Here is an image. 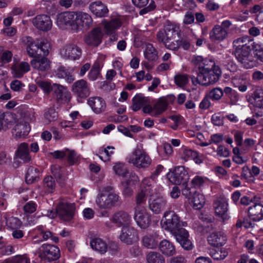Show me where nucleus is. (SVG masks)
Here are the masks:
<instances>
[{
	"mask_svg": "<svg viewBox=\"0 0 263 263\" xmlns=\"http://www.w3.org/2000/svg\"><path fill=\"white\" fill-rule=\"evenodd\" d=\"M243 43V39H238L236 43ZM237 61L243 66H255L253 59L258 63H263V44L249 39L248 42L237 46L233 51Z\"/></svg>",
	"mask_w": 263,
	"mask_h": 263,
	"instance_id": "1",
	"label": "nucleus"
},
{
	"mask_svg": "<svg viewBox=\"0 0 263 263\" xmlns=\"http://www.w3.org/2000/svg\"><path fill=\"white\" fill-rule=\"evenodd\" d=\"M20 42L26 47L28 55L33 58L31 61V66L45 64L50 48V43L47 40L35 41L30 36H24L20 39Z\"/></svg>",
	"mask_w": 263,
	"mask_h": 263,
	"instance_id": "2",
	"label": "nucleus"
},
{
	"mask_svg": "<svg viewBox=\"0 0 263 263\" xmlns=\"http://www.w3.org/2000/svg\"><path fill=\"white\" fill-rule=\"evenodd\" d=\"M196 72L197 77L191 76L193 83L205 86L216 82L221 73L219 67H211L210 68L198 67Z\"/></svg>",
	"mask_w": 263,
	"mask_h": 263,
	"instance_id": "3",
	"label": "nucleus"
},
{
	"mask_svg": "<svg viewBox=\"0 0 263 263\" xmlns=\"http://www.w3.org/2000/svg\"><path fill=\"white\" fill-rule=\"evenodd\" d=\"M114 190V187L110 185L103 187V192L98 195L96 200V203L100 209L110 210L118 204L120 197L113 192Z\"/></svg>",
	"mask_w": 263,
	"mask_h": 263,
	"instance_id": "4",
	"label": "nucleus"
},
{
	"mask_svg": "<svg viewBox=\"0 0 263 263\" xmlns=\"http://www.w3.org/2000/svg\"><path fill=\"white\" fill-rule=\"evenodd\" d=\"M128 162L138 168L145 169L152 163V159L142 149L136 147L128 158Z\"/></svg>",
	"mask_w": 263,
	"mask_h": 263,
	"instance_id": "5",
	"label": "nucleus"
},
{
	"mask_svg": "<svg viewBox=\"0 0 263 263\" xmlns=\"http://www.w3.org/2000/svg\"><path fill=\"white\" fill-rule=\"evenodd\" d=\"M162 221H163V228L171 233L186 224L185 222L180 220V217L174 211L170 210L164 213Z\"/></svg>",
	"mask_w": 263,
	"mask_h": 263,
	"instance_id": "6",
	"label": "nucleus"
},
{
	"mask_svg": "<svg viewBox=\"0 0 263 263\" xmlns=\"http://www.w3.org/2000/svg\"><path fill=\"white\" fill-rule=\"evenodd\" d=\"M37 254L42 260L51 262L59 259L60 257L59 249L54 245L44 244L38 249Z\"/></svg>",
	"mask_w": 263,
	"mask_h": 263,
	"instance_id": "7",
	"label": "nucleus"
},
{
	"mask_svg": "<svg viewBox=\"0 0 263 263\" xmlns=\"http://www.w3.org/2000/svg\"><path fill=\"white\" fill-rule=\"evenodd\" d=\"M76 12L65 11L59 13L57 17V24L61 29L70 28L75 30L77 29V25L75 24Z\"/></svg>",
	"mask_w": 263,
	"mask_h": 263,
	"instance_id": "8",
	"label": "nucleus"
},
{
	"mask_svg": "<svg viewBox=\"0 0 263 263\" xmlns=\"http://www.w3.org/2000/svg\"><path fill=\"white\" fill-rule=\"evenodd\" d=\"M167 178L173 184H186L189 179L187 172L184 166H179L175 167L173 171L167 174Z\"/></svg>",
	"mask_w": 263,
	"mask_h": 263,
	"instance_id": "9",
	"label": "nucleus"
},
{
	"mask_svg": "<svg viewBox=\"0 0 263 263\" xmlns=\"http://www.w3.org/2000/svg\"><path fill=\"white\" fill-rule=\"evenodd\" d=\"M176 36H180V30L178 26L173 24H167L163 31H159L157 34V39L160 42L169 43Z\"/></svg>",
	"mask_w": 263,
	"mask_h": 263,
	"instance_id": "10",
	"label": "nucleus"
},
{
	"mask_svg": "<svg viewBox=\"0 0 263 263\" xmlns=\"http://www.w3.org/2000/svg\"><path fill=\"white\" fill-rule=\"evenodd\" d=\"M75 206L74 203L67 202H60L56 208L57 216L65 221H70L74 215Z\"/></svg>",
	"mask_w": 263,
	"mask_h": 263,
	"instance_id": "11",
	"label": "nucleus"
},
{
	"mask_svg": "<svg viewBox=\"0 0 263 263\" xmlns=\"http://www.w3.org/2000/svg\"><path fill=\"white\" fill-rule=\"evenodd\" d=\"M71 90L79 102H82V99L88 97L90 91L88 83L83 79L75 82L72 86Z\"/></svg>",
	"mask_w": 263,
	"mask_h": 263,
	"instance_id": "12",
	"label": "nucleus"
},
{
	"mask_svg": "<svg viewBox=\"0 0 263 263\" xmlns=\"http://www.w3.org/2000/svg\"><path fill=\"white\" fill-rule=\"evenodd\" d=\"M134 219L141 229H146L151 223V215L143 208L135 207Z\"/></svg>",
	"mask_w": 263,
	"mask_h": 263,
	"instance_id": "13",
	"label": "nucleus"
},
{
	"mask_svg": "<svg viewBox=\"0 0 263 263\" xmlns=\"http://www.w3.org/2000/svg\"><path fill=\"white\" fill-rule=\"evenodd\" d=\"M171 234L184 249L190 250L192 249V244L189 239V233L183 227L173 231Z\"/></svg>",
	"mask_w": 263,
	"mask_h": 263,
	"instance_id": "14",
	"label": "nucleus"
},
{
	"mask_svg": "<svg viewBox=\"0 0 263 263\" xmlns=\"http://www.w3.org/2000/svg\"><path fill=\"white\" fill-rule=\"evenodd\" d=\"M110 220L116 227L123 228L130 225L132 217L128 212L121 210L115 212Z\"/></svg>",
	"mask_w": 263,
	"mask_h": 263,
	"instance_id": "15",
	"label": "nucleus"
},
{
	"mask_svg": "<svg viewBox=\"0 0 263 263\" xmlns=\"http://www.w3.org/2000/svg\"><path fill=\"white\" fill-rule=\"evenodd\" d=\"M33 25L39 30L47 32L52 26V22L50 16L46 14L36 15L32 20Z\"/></svg>",
	"mask_w": 263,
	"mask_h": 263,
	"instance_id": "16",
	"label": "nucleus"
},
{
	"mask_svg": "<svg viewBox=\"0 0 263 263\" xmlns=\"http://www.w3.org/2000/svg\"><path fill=\"white\" fill-rule=\"evenodd\" d=\"M103 33L100 28L96 27L92 29L85 35V43L90 46L97 47L102 42Z\"/></svg>",
	"mask_w": 263,
	"mask_h": 263,
	"instance_id": "17",
	"label": "nucleus"
},
{
	"mask_svg": "<svg viewBox=\"0 0 263 263\" xmlns=\"http://www.w3.org/2000/svg\"><path fill=\"white\" fill-rule=\"evenodd\" d=\"M228 206L227 200L223 198H218L214 203L215 214L222 219L223 222L229 218L227 213Z\"/></svg>",
	"mask_w": 263,
	"mask_h": 263,
	"instance_id": "18",
	"label": "nucleus"
},
{
	"mask_svg": "<svg viewBox=\"0 0 263 263\" xmlns=\"http://www.w3.org/2000/svg\"><path fill=\"white\" fill-rule=\"evenodd\" d=\"M119 238L122 242L127 245H132L136 240V231L130 226L122 228Z\"/></svg>",
	"mask_w": 263,
	"mask_h": 263,
	"instance_id": "19",
	"label": "nucleus"
},
{
	"mask_svg": "<svg viewBox=\"0 0 263 263\" xmlns=\"http://www.w3.org/2000/svg\"><path fill=\"white\" fill-rule=\"evenodd\" d=\"M88 104L93 111L97 114L104 112L106 108V104L105 100L100 97L89 98L88 100Z\"/></svg>",
	"mask_w": 263,
	"mask_h": 263,
	"instance_id": "20",
	"label": "nucleus"
},
{
	"mask_svg": "<svg viewBox=\"0 0 263 263\" xmlns=\"http://www.w3.org/2000/svg\"><path fill=\"white\" fill-rule=\"evenodd\" d=\"M160 239L157 232L146 234L142 237V245L147 249H155L159 244Z\"/></svg>",
	"mask_w": 263,
	"mask_h": 263,
	"instance_id": "21",
	"label": "nucleus"
},
{
	"mask_svg": "<svg viewBox=\"0 0 263 263\" xmlns=\"http://www.w3.org/2000/svg\"><path fill=\"white\" fill-rule=\"evenodd\" d=\"M167 205V201L162 197H157L154 199H149L148 206L149 209L155 214H159L164 210Z\"/></svg>",
	"mask_w": 263,
	"mask_h": 263,
	"instance_id": "22",
	"label": "nucleus"
},
{
	"mask_svg": "<svg viewBox=\"0 0 263 263\" xmlns=\"http://www.w3.org/2000/svg\"><path fill=\"white\" fill-rule=\"evenodd\" d=\"M75 24L77 25L78 30L80 27L88 28L92 24V19L90 15L82 12H76Z\"/></svg>",
	"mask_w": 263,
	"mask_h": 263,
	"instance_id": "23",
	"label": "nucleus"
},
{
	"mask_svg": "<svg viewBox=\"0 0 263 263\" xmlns=\"http://www.w3.org/2000/svg\"><path fill=\"white\" fill-rule=\"evenodd\" d=\"M248 216L254 221H259L263 219V205L254 203L248 209Z\"/></svg>",
	"mask_w": 263,
	"mask_h": 263,
	"instance_id": "24",
	"label": "nucleus"
},
{
	"mask_svg": "<svg viewBox=\"0 0 263 263\" xmlns=\"http://www.w3.org/2000/svg\"><path fill=\"white\" fill-rule=\"evenodd\" d=\"M13 130L15 138H21L28 135L30 130V126L27 122L22 120L15 125Z\"/></svg>",
	"mask_w": 263,
	"mask_h": 263,
	"instance_id": "25",
	"label": "nucleus"
},
{
	"mask_svg": "<svg viewBox=\"0 0 263 263\" xmlns=\"http://www.w3.org/2000/svg\"><path fill=\"white\" fill-rule=\"evenodd\" d=\"M89 9L97 17H106L108 13L107 7L100 1L91 4L89 6Z\"/></svg>",
	"mask_w": 263,
	"mask_h": 263,
	"instance_id": "26",
	"label": "nucleus"
},
{
	"mask_svg": "<svg viewBox=\"0 0 263 263\" xmlns=\"http://www.w3.org/2000/svg\"><path fill=\"white\" fill-rule=\"evenodd\" d=\"M54 93L57 100L59 103H64L70 101V93L64 86L59 85H54Z\"/></svg>",
	"mask_w": 263,
	"mask_h": 263,
	"instance_id": "27",
	"label": "nucleus"
},
{
	"mask_svg": "<svg viewBox=\"0 0 263 263\" xmlns=\"http://www.w3.org/2000/svg\"><path fill=\"white\" fill-rule=\"evenodd\" d=\"M227 35V31L219 25L215 26L210 33V39L213 42L223 41Z\"/></svg>",
	"mask_w": 263,
	"mask_h": 263,
	"instance_id": "28",
	"label": "nucleus"
},
{
	"mask_svg": "<svg viewBox=\"0 0 263 263\" xmlns=\"http://www.w3.org/2000/svg\"><path fill=\"white\" fill-rule=\"evenodd\" d=\"M149 0H132L133 4L139 8L145 7L139 11L140 15H144L148 12L154 10L156 8L155 3L154 1H151L149 5L145 7L148 3Z\"/></svg>",
	"mask_w": 263,
	"mask_h": 263,
	"instance_id": "29",
	"label": "nucleus"
},
{
	"mask_svg": "<svg viewBox=\"0 0 263 263\" xmlns=\"http://www.w3.org/2000/svg\"><path fill=\"white\" fill-rule=\"evenodd\" d=\"M132 109L137 111L147 103H151L150 99L148 97H144L142 94H137L133 99Z\"/></svg>",
	"mask_w": 263,
	"mask_h": 263,
	"instance_id": "30",
	"label": "nucleus"
},
{
	"mask_svg": "<svg viewBox=\"0 0 263 263\" xmlns=\"http://www.w3.org/2000/svg\"><path fill=\"white\" fill-rule=\"evenodd\" d=\"M143 53L145 59L149 62L156 63L159 59L158 51L152 44L148 43L146 45Z\"/></svg>",
	"mask_w": 263,
	"mask_h": 263,
	"instance_id": "31",
	"label": "nucleus"
},
{
	"mask_svg": "<svg viewBox=\"0 0 263 263\" xmlns=\"http://www.w3.org/2000/svg\"><path fill=\"white\" fill-rule=\"evenodd\" d=\"M226 236L221 232H214L208 237V242L212 246L217 247L222 246L226 243Z\"/></svg>",
	"mask_w": 263,
	"mask_h": 263,
	"instance_id": "32",
	"label": "nucleus"
},
{
	"mask_svg": "<svg viewBox=\"0 0 263 263\" xmlns=\"http://www.w3.org/2000/svg\"><path fill=\"white\" fill-rule=\"evenodd\" d=\"M159 249L162 253L166 256H173L176 253L174 245L166 239H164L159 242Z\"/></svg>",
	"mask_w": 263,
	"mask_h": 263,
	"instance_id": "33",
	"label": "nucleus"
},
{
	"mask_svg": "<svg viewBox=\"0 0 263 263\" xmlns=\"http://www.w3.org/2000/svg\"><path fill=\"white\" fill-rule=\"evenodd\" d=\"M250 102L254 106L258 108L263 107V89L258 88L253 92Z\"/></svg>",
	"mask_w": 263,
	"mask_h": 263,
	"instance_id": "34",
	"label": "nucleus"
},
{
	"mask_svg": "<svg viewBox=\"0 0 263 263\" xmlns=\"http://www.w3.org/2000/svg\"><path fill=\"white\" fill-rule=\"evenodd\" d=\"M15 154L17 158L23 160L24 162H28L31 160L28 145L26 143H22L18 146Z\"/></svg>",
	"mask_w": 263,
	"mask_h": 263,
	"instance_id": "35",
	"label": "nucleus"
},
{
	"mask_svg": "<svg viewBox=\"0 0 263 263\" xmlns=\"http://www.w3.org/2000/svg\"><path fill=\"white\" fill-rule=\"evenodd\" d=\"M195 66H216L213 56L209 55L203 58L201 55L195 56L192 60Z\"/></svg>",
	"mask_w": 263,
	"mask_h": 263,
	"instance_id": "36",
	"label": "nucleus"
},
{
	"mask_svg": "<svg viewBox=\"0 0 263 263\" xmlns=\"http://www.w3.org/2000/svg\"><path fill=\"white\" fill-rule=\"evenodd\" d=\"M90 246L91 248L103 254L107 250V245L106 242L102 239L99 238H95L90 241Z\"/></svg>",
	"mask_w": 263,
	"mask_h": 263,
	"instance_id": "37",
	"label": "nucleus"
},
{
	"mask_svg": "<svg viewBox=\"0 0 263 263\" xmlns=\"http://www.w3.org/2000/svg\"><path fill=\"white\" fill-rule=\"evenodd\" d=\"M82 54L80 48L74 45H69L65 49V54L68 58L72 60L79 59Z\"/></svg>",
	"mask_w": 263,
	"mask_h": 263,
	"instance_id": "38",
	"label": "nucleus"
},
{
	"mask_svg": "<svg viewBox=\"0 0 263 263\" xmlns=\"http://www.w3.org/2000/svg\"><path fill=\"white\" fill-rule=\"evenodd\" d=\"M40 172L37 168L30 166L28 168L25 176L26 182L27 184H32L39 179Z\"/></svg>",
	"mask_w": 263,
	"mask_h": 263,
	"instance_id": "39",
	"label": "nucleus"
},
{
	"mask_svg": "<svg viewBox=\"0 0 263 263\" xmlns=\"http://www.w3.org/2000/svg\"><path fill=\"white\" fill-rule=\"evenodd\" d=\"M120 22L117 19L111 20L110 21L106 22L104 24V29L108 34H111L116 30L118 29L121 27Z\"/></svg>",
	"mask_w": 263,
	"mask_h": 263,
	"instance_id": "40",
	"label": "nucleus"
},
{
	"mask_svg": "<svg viewBox=\"0 0 263 263\" xmlns=\"http://www.w3.org/2000/svg\"><path fill=\"white\" fill-rule=\"evenodd\" d=\"M148 263H165L164 257L159 252H150L146 255Z\"/></svg>",
	"mask_w": 263,
	"mask_h": 263,
	"instance_id": "41",
	"label": "nucleus"
},
{
	"mask_svg": "<svg viewBox=\"0 0 263 263\" xmlns=\"http://www.w3.org/2000/svg\"><path fill=\"white\" fill-rule=\"evenodd\" d=\"M192 202L193 203L194 208L199 209L205 203L204 197L202 194L195 191L192 197Z\"/></svg>",
	"mask_w": 263,
	"mask_h": 263,
	"instance_id": "42",
	"label": "nucleus"
},
{
	"mask_svg": "<svg viewBox=\"0 0 263 263\" xmlns=\"http://www.w3.org/2000/svg\"><path fill=\"white\" fill-rule=\"evenodd\" d=\"M57 75L60 78L66 79V80L69 83L74 80V77L71 75L70 71L65 68V67H60L58 70Z\"/></svg>",
	"mask_w": 263,
	"mask_h": 263,
	"instance_id": "43",
	"label": "nucleus"
},
{
	"mask_svg": "<svg viewBox=\"0 0 263 263\" xmlns=\"http://www.w3.org/2000/svg\"><path fill=\"white\" fill-rule=\"evenodd\" d=\"M167 104L166 102L163 100L160 99L154 105V116H156L164 112L167 107Z\"/></svg>",
	"mask_w": 263,
	"mask_h": 263,
	"instance_id": "44",
	"label": "nucleus"
},
{
	"mask_svg": "<svg viewBox=\"0 0 263 263\" xmlns=\"http://www.w3.org/2000/svg\"><path fill=\"white\" fill-rule=\"evenodd\" d=\"M149 193L148 192V189H141V190L137 193L136 196V201L137 206L136 207H139V205L144 204L146 200V197Z\"/></svg>",
	"mask_w": 263,
	"mask_h": 263,
	"instance_id": "45",
	"label": "nucleus"
},
{
	"mask_svg": "<svg viewBox=\"0 0 263 263\" xmlns=\"http://www.w3.org/2000/svg\"><path fill=\"white\" fill-rule=\"evenodd\" d=\"M12 73L14 77L20 78L25 73L30 70L29 67H11Z\"/></svg>",
	"mask_w": 263,
	"mask_h": 263,
	"instance_id": "46",
	"label": "nucleus"
},
{
	"mask_svg": "<svg viewBox=\"0 0 263 263\" xmlns=\"http://www.w3.org/2000/svg\"><path fill=\"white\" fill-rule=\"evenodd\" d=\"M211 256L215 260H222L227 256L228 253L225 250H222L220 249L217 250H212L211 251Z\"/></svg>",
	"mask_w": 263,
	"mask_h": 263,
	"instance_id": "47",
	"label": "nucleus"
},
{
	"mask_svg": "<svg viewBox=\"0 0 263 263\" xmlns=\"http://www.w3.org/2000/svg\"><path fill=\"white\" fill-rule=\"evenodd\" d=\"M1 263H30L29 259L21 255H16L4 260Z\"/></svg>",
	"mask_w": 263,
	"mask_h": 263,
	"instance_id": "48",
	"label": "nucleus"
},
{
	"mask_svg": "<svg viewBox=\"0 0 263 263\" xmlns=\"http://www.w3.org/2000/svg\"><path fill=\"white\" fill-rule=\"evenodd\" d=\"M116 174L123 177H127L129 171L121 163L116 164L113 167Z\"/></svg>",
	"mask_w": 263,
	"mask_h": 263,
	"instance_id": "49",
	"label": "nucleus"
},
{
	"mask_svg": "<svg viewBox=\"0 0 263 263\" xmlns=\"http://www.w3.org/2000/svg\"><path fill=\"white\" fill-rule=\"evenodd\" d=\"M11 116L8 113H2L0 114V132L2 129L6 130L8 128L9 120Z\"/></svg>",
	"mask_w": 263,
	"mask_h": 263,
	"instance_id": "50",
	"label": "nucleus"
},
{
	"mask_svg": "<svg viewBox=\"0 0 263 263\" xmlns=\"http://www.w3.org/2000/svg\"><path fill=\"white\" fill-rule=\"evenodd\" d=\"M114 149V147L112 146H108L106 148L100 150L99 152L100 158L104 161H109L110 160V156L114 153V152L112 151L110 152L108 151V149Z\"/></svg>",
	"mask_w": 263,
	"mask_h": 263,
	"instance_id": "51",
	"label": "nucleus"
},
{
	"mask_svg": "<svg viewBox=\"0 0 263 263\" xmlns=\"http://www.w3.org/2000/svg\"><path fill=\"white\" fill-rule=\"evenodd\" d=\"M125 179V180L122 181L121 182L130 185L131 184H135L139 181V178L138 176L134 172H128L127 177H123Z\"/></svg>",
	"mask_w": 263,
	"mask_h": 263,
	"instance_id": "52",
	"label": "nucleus"
},
{
	"mask_svg": "<svg viewBox=\"0 0 263 263\" xmlns=\"http://www.w3.org/2000/svg\"><path fill=\"white\" fill-rule=\"evenodd\" d=\"M12 56L13 54L11 51L9 50L4 51L0 55V62L2 63V65H0V66H3L4 64L10 63L12 60Z\"/></svg>",
	"mask_w": 263,
	"mask_h": 263,
	"instance_id": "53",
	"label": "nucleus"
},
{
	"mask_svg": "<svg viewBox=\"0 0 263 263\" xmlns=\"http://www.w3.org/2000/svg\"><path fill=\"white\" fill-rule=\"evenodd\" d=\"M45 117L48 122H50L58 119V112L54 108H50L45 113Z\"/></svg>",
	"mask_w": 263,
	"mask_h": 263,
	"instance_id": "54",
	"label": "nucleus"
},
{
	"mask_svg": "<svg viewBox=\"0 0 263 263\" xmlns=\"http://www.w3.org/2000/svg\"><path fill=\"white\" fill-rule=\"evenodd\" d=\"M44 184L45 187L50 192H52L55 186V180L51 176H48L44 178Z\"/></svg>",
	"mask_w": 263,
	"mask_h": 263,
	"instance_id": "55",
	"label": "nucleus"
},
{
	"mask_svg": "<svg viewBox=\"0 0 263 263\" xmlns=\"http://www.w3.org/2000/svg\"><path fill=\"white\" fill-rule=\"evenodd\" d=\"M223 95V90L220 88H215L211 90L209 93V97L215 100H219Z\"/></svg>",
	"mask_w": 263,
	"mask_h": 263,
	"instance_id": "56",
	"label": "nucleus"
},
{
	"mask_svg": "<svg viewBox=\"0 0 263 263\" xmlns=\"http://www.w3.org/2000/svg\"><path fill=\"white\" fill-rule=\"evenodd\" d=\"M175 82L177 85L182 87L188 82V77L185 74H177L175 77Z\"/></svg>",
	"mask_w": 263,
	"mask_h": 263,
	"instance_id": "57",
	"label": "nucleus"
},
{
	"mask_svg": "<svg viewBox=\"0 0 263 263\" xmlns=\"http://www.w3.org/2000/svg\"><path fill=\"white\" fill-rule=\"evenodd\" d=\"M182 150L183 151L182 158L185 161H187L190 159H192L193 158H195V157L197 156V152L192 149L183 148Z\"/></svg>",
	"mask_w": 263,
	"mask_h": 263,
	"instance_id": "58",
	"label": "nucleus"
},
{
	"mask_svg": "<svg viewBox=\"0 0 263 263\" xmlns=\"http://www.w3.org/2000/svg\"><path fill=\"white\" fill-rule=\"evenodd\" d=\"M36 208L37 204L35 202L30 201L24 205L23 209L25 213L32 214L36 211Z\"/></svg>",
	"mask_w": 263,
	"mask_h": 263,
	"instance_id": "59",
	"label": "nucleus"
},
{
	"mask_svg": "<svg viewBox=\"0 0 263 263\" xmlns=\"http://www.w3.org/2000/svg\"><path fill=\"white\" fill-rule=\"evenodd\" d=\"M205 180L201 176H196L191 181L192 187L194 188H200L202 186Z\"/></svg>",
	"mask_w": 263,
	"mask_h": 263,
	"instance_id": "60",
	"label": "nucleus"
},
{
	"mask_svg": "<svg viewBox=\"0 0 263 263\" xmlns=\"http://www.w3.org/2000/svg\"><path fill=\"white\" fill-rule=\"evenodd\" d=\"M51 170L52 174L57 180L61 179L63 175V172L62 171V167L60 165H52L51 167Z\"/></svg>",
	"mask_w": 263,
	"mask_h": 263,
	"instance_id": "61",
	"label": "nucleus"
},
{
	"mask_svg": "<svg viewBox=\"0 0 263 263\" xmlns=\"http://www.w3.org/2000/svg\"><path fill=\"white\" fill-rule=\"evenodd\" d=\"M100 74V67H93L88 73V78L91 81L96 80Z\"/></svg>",
	"mask_w": 263,
	"mask_h": 263,
	"instance_id": "62",
	"label": "nucleus"
},
{
	"mask_svg": "<svg viewBox=\"0 0 263 263\" xmlns=\"http://www.w3.org/2000/svg\"><path fill=\"white\" fill-rule=\"evenodd\" d=\"M195 15L191 11H188L185 13L183 19V23L185 25H190L194 22Z\"/></svg>",
	"mask_w": 263,
	"mask_h": 263,
	"instance_id": "63",
	"label": "nucleus"
},
{
	"mask_svg": "<svg viewBox=\"0 0 263 263\" xmlns=\"http://www.w3.org/2000/svg\"><path fill=\"white\" fill-rule=\"evenodd\" d=\"M78 157L74 151H70L67 155V161L68 163L72 165L76 163L78 161Z\"/></svg>",
	"mask_w": 263,
	"mask_h": 263,
	"instance_id": "64",
	"label": "nucleus"
}]
</instances>
